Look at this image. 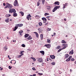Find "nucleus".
Listing matches in <instances>:
<instances>
[{"label": "nucleus", "mask_w": 76, "mask_h": 76, "mask_svg": "<svg viewBox=\"0 0 76 76\" xmlns=\"http://www.w3.org/2000/svg\"><path fill=\"white\" fill-rule=\"evenodd\" d=\"M14 6H19L18 3V0H15L14 3Z\"/></svg>", "instance_id": "obj_4"}, {"label": "nucleus", "mask_w": 76, "mask_h": 76, "mask_svg": "<svg viewBox=\"0 0 76 76\" xmlns=\"http://www.w3.org/2000/svg\"><path fill=\"white\" fill-rule=\"evenodd\" d=\"M10 20V18H7V19L5 20L6 22L8 23Z\"/></svg>", "instance_id": "obj_10"}, {"label": "nucleus", "mask_w": 76, "mask_h": 76, "mask_svg": "<svg viewBox=\"0 0 76 76\" xmlns=\"http://www.w3.org/2000/svg\"><path fill=\"white\" fill-rule=\"evenodd\" d=\"M63 46L64 47L62 48V49L64 50V49H65L66 47H67V44H63Z\"/></svg>", "instance_id": "obj_8"}, {"label": "nucleus", "mask_w": 76, "mask_h": 76, "mask_svg": "<svg viewBox=\"0 0 76 76\" xmlns=\"http://www.w3.org/2000/svg\"><path fill=\"white\" fill-rule=\"evenodd\" d=\"M55 64H56V63L54 62H52L51 63V64H52V65H55Z\"/></svg>", "instance_id": "obj_43"}, {"label": "nucleus", "mask_w": 76, "mask_h": 76, "mask_svg": "<svg viewBox=\"0 0 76 76\" xmlns=\"http://www.w3.org/2000/svg\"><path fill=\"white\" fill-rule=\"evenodd\" d=\"M74 53L73 50H72L71 51H70L69 53V54H73Z\"/></svg>", "instance_id": "obj_16"}, {"label": "nucleus", "mask_w": 76, "mask_h": 76, "mask_svg": "<svg viewBox=\"0 0 76 76\" xmlns=\"http://www.w3.org/2000/svg\"><path fill=\"white\" fill-rule=\"evenodd\" d=\"M60 46H57L56 48H57V49H60Z\"/></svg>", "instance_id": "obj_41"}, {"label": "nucleus", "mask_w": 76, "mask_h": 76, "mask_svg": "<svg viewBox=\"0 0 76 76\" xmlns=\"http://www.w3.org/2000/svg\"><path fill=\"white\" fill-rule=\"evenodd\" d=\"M20 54H22V53H24V52L23 51H20Z\"/></svg>", "instance_id": "obj_51"}, {"label": "nucleus", "mask_w": 76, "mask_h": 76, "mask_svg": "<svg viewBox=\"0 0 76 76\" xmlns=\"http://www.w3.org/2000/svg\"><path fill=\"white\" fill-rule=\"evenodd\" d=\"M69 56L68 54H65V58H67L69 57Z\"/></svg>", "instance_id": "obj_11"}, {"label": "nucleus", "mask_w": 76, "mask_h": 76, "mask_svg": "<svg viewBox=\"0 0 76 76\" xmlns=\"http://www.w3.org/2000/svg\"><path fill=\"white\" fill-rule=\"evenodd\" d=\"M72 69H70V72H72Z\"/></svg>", "instance_id": "obj_56"}, {"label": "nucleus", "mask_w": 76, "mask_h": 76, "mask_svg": "<svg viewBox=\"0 0 76 76\" xmlns=\"http://www.w3.org/2000/svg\"><path fill=\"white\" fill-rule=\"evenodd\" d=\"M13 7V6L11 4H9L8 3H7L6 4V6L5 7V9L7 8H12Z\"/></svg>", "instance_id": "obj_1"}, {"label": "nucleus", "mask_w": 76, "mask_h": 76, "mask_svg": "<svg viewBox=\"0 0 76 76\" xmlns=\"http://www.w3.org/2000/svg\"><path fill=\"white\" fill-rule=\"evenodd\" d=\"M40 53H41L42 54V55H44V53H45L44 51H40Z\"/></svg>", "instance_id": "obj_23"}, {"label": "nucleus", "mask_w": 76, "mask_h": 76, "mask_svg": "<svg viewBox=\"0 0 76 76\" xmlns=\"http://www.w3.org/2000/svg\"><path fill=\"white\" fill-rule=\"evenodd\" d=\"M42 19L43 20V21H44V20H45L46 21H47V19L45 18H42Z\"/></svg>", "instance_id": "obj_24"}, {"label": "nucleus", "mask_w": 76, "mask_h": 76, "mask_svg": "<svg viewBox=\"0 0 76 76\" xmlns=\"http://www.w3.org/2000/svg\"><path fill=\"white\" fill-rule=\"evenodd\" d=\"M1 70H3V68H2L1 69H0Z\"/></svg>", "instance_id": "obj_63"}, {"label": "nucleus", "mask_w": 76, "mask_h": 76, "mask_svg": "<svg viewBox=\"0 0 76 76\" xmlns=\"http://www.w3.org/2000/svg\"><path fill=\"white\" fill-rule=\"evenodd\" d=\"M50 15V14H49V13H46L45 14V16H47L48 15Z\"/></svg>", "instance_id": "obj_33"}, {"label": "nucleus", "mask_w": 76, "mask_h": 76, "mask_svg": "<svg viewBox=\"0 0 76 76\" xmlns=\"http://www.w3.org/2000/svg\"><path fill=\"white\" fill-rule=\"evenodd\" d=\"M13 42H16V40H13Z\"/></svg>", "instance_id": "obj_58"}, {"label": "nucleus", "mask_w": 76, "mask_h": 76, "mask_svg": "<svg viewBox=\"0 0 76 76\" xmlns=\"http://www.w3.org/2000/svg\"><path fill=\"white\" fill-rule=\"evenodd\" d=\"M8 58H9L10 59H11V58H10V56H8Z\"/></svg>", "instance_id": "obj_53"}, {"label": "nucleus", "mask_w": 76, "mask_h": 76, "mask_svg": "<svg viewBox=\"0 0 76 76\" xmlns=\"http://www.w3.org/2000/svg\"><path fill=\"white\" fill-rule=\"evenodd\" d=\"M48 22H47L46 23H45V25H48Z\"/></svg>", "instance_id": "obj_46"}, {"label": "nucleus", "mask_w": 76, "mask_h": 76, "mask_svg": "<svg viewBox=\"0 0 76 76\" xmlns=\"http://www.w3.org/2000/svg\"><path fill=\"white\" fill-rule=\"evenodd\" d=\"M31 17H32V16L31 15L29 14L27 16V19L28 20H29V19H30V18H31Z\"/></svg>", "instance_id": "obj_9"}, {"label": "nucleus", "mask_w": 76, "mask_h": 76, "mask_svg": "<svg viewBox=\"0 0 76 76\" xmlns=\"http://www.w3.org/2000/svg\"><path fill=\"white\" fill-rule=\"evenodd\" d=\"M12 61L13 64H16V61L15 60H12Z\"/></svg>", "instance_id": "obj_27"}, {"label": "nucleus", "mask_w": 76, "mask_h": 76, "mask_svg": "<svg viewBox=\"0 0 76 76\" xmlns=\"http://www.w3.org/2000/svg\"><path fill=\"white\" fill-rule=\"evenodd\" d=\"M75 64H76V61L75 62Z\"/></svg>", "instance_id": "obj_64"}, {"label": "nucleus", "mask_w": 76, "mask_h": 76, "mask_svg": "<svg viewBox=\"0 0 76 76\" xmlns=\"http://www.w3.org/2000/svg\"><path fill=\"white\" fill-rule=\"evenodd\" d=\"M11 68H12V66L10 67V66H9V69H11Z\"/></svg>", "instance_id": "obj_49"}, {"label": "nucleus", "mask_w": 76, "mask_h": 76, "mask_svg": "<svg viewBox=\"0 0 76 76\" xmlns=\"http://www.w3.org/2000/svg\"><path fill=\"white\" fill-rule=\"evenodd\" d=\"M47 8L49 10H50V9L51 8V7L48 6L47 7Z\"/></svg>", "instance_id": "obj_35"}, {"label": "nucleus", "mask_w": 76, "mask_h": 76, "mask_svg": "<svg viewBox=\"0 0 76 76\" xmlns=\"http://www.w3.org/2000/svg\"><path fill=\"white\" fill-rule=\"evenodd\" d=\"M9 13H12L13 12V13H16V11L13 8H10L9 10Z\"/></svg>", "instance_id": "obj_2"}, {"label": "nucleus", "mask_w": 76, "mask_h": 76, "mask_svg": "<svg viewBox=\"0 0 76 76\" xmlns=\"http://www.w3.org/2000/svg\"><path fill=\"white\" fill-rule=\"evenodd\" d=\"M22 46L23 47H25V45L24 44L22 45Z\"/></svg>", "instance_id": "obj_44"}, {"label": "nucleus", "mask_w": 76, "mask_h": 76, "mask_svg": "<svg viewBox=\"0 0 76 76\" xmlns=\"http://www.w3.org/2000/svg\"><path fill=\"white\" fill-rule=\"evenodd\" d=\"M6 17H9V15H8V14H6Z\"/></svg>", "instance_id": "obj_47"}, {"label": "nucleus", "mask_w": 76, "mask_h": 76, "mask_svg": "<svg viewBox=\"0 0 76 76\" xmlns=\"http://www.w3.org/2000/svg\"><path fill=\"white\" fill-rule=\"evenodd\" d=\"M22 56L21 55H18L17 56V57L18 58H20L21 57V56Z\"/></svg>", "instance_id": "obj_42"}, {"label": "nucleus", "mask_w": 76, "mask_h": 76, "mask_svg": "<svg viewBox=\"0 0 76 76\" xmlns=\"http://www.w3.org/2000/svg\"><path fill=\"white\" fill-rule=\"evenodd\" d=\"M36 76V74H33V76Z\"/></svg>", "instance_id": "obj_57"}, {"label": "nucleus", "mask_w": 76, "mask_h": 76, "mask_svg": "<svg viewBox=\"0 0 76 76\" xmlns=\"http://www.w3.org/2000/svg\"><path fill=\"white\" fill-rule=\"evenodd\" d=\"M13 16L14 17H17L18 16V14L16 12L13 13Z\"/></svg>", "instance_id": "obj_14"}, {"label": "nucleus", "mask_w": 76, "mask_h": 76, "mask_svg": "<svg viewBox=\"0 0 76 76\" xmlns=\"http://www.w3.org/2000/svg\"><path fill=\"white\" fill-rule=\"evenodd\" d=\"M31 58H32V60H34V61H36V59L35 58L33 57H31Z\"/></svg>", "instance_id": "obj_31"}, {"label": "nucleus", "mask_w": 76, "mask_h": 76, "mask_svg": "<svg viewBox=\"0 0 76 76\" xmlns=\"http://www.w3.org/2000/svg\"><path fill=\"white\" fill-rule=\"evenodd\" d=\"M46 18L47 19H48V18H50V16H46Z\"/></svg>", "instance_id": "obj_50"}, {"label": "nucleus", "mask_w": 76, "mask_h": 76, "mask_svg": "<svg viewBox=\"0 0 76 76\" xmlns=\"http://www.w3.org/2000/svg\"><path fill=\"white\" fill-rule=\"evenodd\" d=\"M28 36H29V34H26L25 35V38H27V37H28Z\"/></svg>", "instance_id": "obj_26"}, {"label": "nucleus", "mask_w": 76, "mask_h": 76, "mask_svg": "<svg viewBox=\"0 0 76 76\" xmlns=\"http://www.w3.org/2000/svg\"><path fill=\"white\" fill-rule=\"evenodd\" d=\"M64 5L66 6H67L68 5V4L67 3H66Z\"/></svg>", "instance_id": "obj_45"}, {"label": "nucleus", "mask_w": 76, "mask_h": 76, "mask_svg": "<svg viewBox=\"0 0 76 76\" xmlns=\"http://www.w3.org/2000/svg\"><path fill=\"white\" fill-rule=\"evenodd\" d=\"M54 36H55V35H56V33L54 32Z\"/></svg>", "instance_id": "obj_55"}, {"label": "nucleus", "mask_w": 76, "mask_h": 76, "mask_svg": "<svg viewBox=\"0 0 76 76\" xmlns=\"http://www.w3.org/2000/svg\"><path fill=\"white\" fill-rule=\"evenodd\" d=\"M51 28H48V31H51Z\"/></svg>", "instance_id": "obj_52"}, {"label": "nucleus", "mask_w": 76, "mask_h": 76, "mask_svg": "<svg viewBox=\"0 0 76 76\" xmlns=\"http://www.w3.org/2000/svg\"><path fill=\"white\" fill-rule=\"evenodd\" d=\"M23 30H21L20 31H19V33L20 34V35H22V34L23 33Z\"/></svg>", "instance_id": "obj_17"}, {"label": "nucleus", "mask_w": 76, "mask_h": 76, "mask_svg": "<svg viewBox=\"0 0 76 76\" xmlns=\"http://www.w3.org/2000/svg\"><path fill=\"white\" fill-rule=\"evenodd\" d=\"M40 38L41 40H42V39H43L44 38V37H43V34H41L40 36Z\"/></svg>", "instance_id": "obj_20"}, {"label": "nucleus", "mask_w": 76, "mask_h": 76, "mask_svg": "<svg viewBox=\"0 0 76 76\" xmlns=\"http://www.w3.org/2000/svg\"><path fill=\"white\" fill-rule=\"evenodd\" d=\"M17 26H18V27H21V26H23V24H17Z\"/></svg>", "instance_id": "obj_21"}, {"label": "nucleus", "mask_w": 76, "mask_h": 76, "mask_svg": "<svg viewBox=\"0 0 76 76\" xmlns=\"http://www.w3.org/2000/svg\"><path fill=\"white\" fill-rule=\"evenodd\" d=\"M47 42L49 43V44H50V42H51V40L50 39H47Z\"/></svg>", "instance_id": "obj_22"}, {"label": "nucleus", "mask_w": 76, "mask_h": 76, "mask_svg": "<svg viewBox=\"0 0 76 76\" xmlns=\"http://www.w3.org/2000/svg\"><path fill=\"white\" fill-rule=\"evenodd\" d=\"M62 50H63V48H60L58 51V53H59V52H60Z\"/></svg>", "instance_id": "obj_32"}, {"label": "nucleus", "mask_w": 76, "mask_h": 76, "mask_svg": "<svg viewBox=\"0 0 76 76\" xmlns=\"http://www.w3.org/2000/svg\"><path fill=\"white\" fill-rule=\"evenodd\" d=\"M42 4H44L45 3V0H42Z\"/></svg>", "instance_id": "obj_37"}, {"label": "nucleus", "mask_w": 76, "mask_h": 76, "mask_svg": "<svg viewBox=\"0 0 76 76\" xmlns=\"http://www.w3.org/2000/svg\"><path fill=\"white\" fill-rule=\"evenodd\" d=\"M38 30H39V32H41V29L39 28L38 29Z\"/></svg>", "instance_id": "obj_40"}, {"label": "nucleus", "mask_w": 76, "mask_h": 76, "mask_svg": "<svg viewBox=\"0 0 76 76\" xmlns=\"http://www.w3.org/2000/svg\"><path fill=\"white\" fill-rule=\"evenodd\" d=\"M60 7V6H57L56 7H55L52 10L53 12H55L56 10H57V9H59Z\"/></svg>", "instance_id": "obj_3"}, {"label": "nucleus", "mask_w": 76, "mask_h": 76, "mask_svg": "<svg viewBox=\"0 0 76 76\" xmlns=\"http://www.w3.org/2000/svg\"><path fill=\"white\" fill-rule=\"evenodd\" d=\"M34 34L35 33L36 37L37 38H38L39 37L38 36H39L38 34L37 33V32H34Z\"/></svg>", "instance_id": "obj_19"}, {"label": "nucleus", "mask_w": 76, "mask_h": 76, "mask_svg": "<svg viewBox=\"0 0 76 76\" xmlns=\"http://www.w3.org/2000/svg\"><path fill=\"white\" fill-rule=\"evenodd\" d=\"M67 7H66L65 5L64 4H63V9H64L65 8H66Z\"/></svg>", "instance_id": "obj_30"}, {"label": "nucleus", "mask_w": 76, "mask_h": 76, "mask_svg": "<svg viewBox=\"0 0 76 76\" xmlns=\"http://www.w3.org/2000/svg\"><path fill=\"white\" fill-rule=\"evenodd\" d=\"M27 38L28 40H30L31 39H32V38L31 37V36H29Z\"/></svg>", "instance_id": "obj_18"}, {"label": "nucleus", "mask_w": 76, "mask_h": 76, "mask_svg": "<svg viewBox=\"0 0 76 76\" xmlns=\"http://www.w3.org/2000/svg\"><path fill=\"white\" fill-rule=\"evenodd\" d=\"M72 58V56H70L66 60V61H70V59Z\"/></svg>", "instance_id": "obj_7"}, {"label": "nucleus", "mask_w": 76, "mask_h": 76, "mask_svg": "<svg viewBox=\"0 0 76 76\" xmlns=\"http://www.w3.org/2000/svg\"><path fill=\"white\" fill-rule=\"evenodd\" d=\"M28 50L29 51H31V50L29 49H28Z\"/></svg>", "instance_id": "obj_59"}, {"label": "nucleus", "mask_w": 76, "mask_h": 76, "mask_svg": "<svg viewBox=\"0 0 76 76\" xmlns=\"http://www.w3.org/2000/svg\"><path fill=\"white\" fill-rule=\"evenodd\" d=\"M61 43H62L63 44H64V43H66V42L64 40H62Z\"/></svg>", "instance_id": "obj_29"}, {"label": "nucleus", "mask_w": 76, "mask_h": 76, "mask_svg": "<svg viewBox=\"0 0 76 76\" xmlns=\"http://www.w3.org/2000/svg\"><path fill=\"white\" fill-rule=\"evenodd\" d=\"M71 60L72 61H75V59L73 58H72Z\"/></svg>", "instance_id": "obj_39"}, {"label": "nucleus", "mask_w": 76, "mask_h": 76, "mask_svg": "<svg viewBox=\"0 0 76 76\" xmlns=\"http://www.w3.org/2000/svg\"><path fill=\"white\" fill-rule=\"evenodd\" d=\"M44 47H46L47 48H50L51 47V45L50 44L45 45Z\"/></svg>", "instance_id": "obj_6"}, {"label": "nucleus", "mask_w": 76, "mask_h": 76, "mask_svg": "<svg viewBox=\"0 0 76 76\" xmlns=\"http://www.w3.org/2000/svg\"><path fill=\"white\" fill-rule=\"evenodd\" d=\"M32 70H36V69H35V67H33L32 68Z\"/></svg>", "instance_id": "obj_48"}, {"label": "nucleus", "mask_w": 76, "mask_h": 76, "mask_svg": "<svg viewBox=\"0 0 76 76\" xmlns=\"http://www.w3.org/2000/svg\"><path fill=\"white\" fill-rule=\"evenodd\" d=\"M4 48V49L5 51H6L7 49V46H5Z\"/></svg>", "instance_id": "obj_28"}, {"label": "nucleus", "mask_w": 76, "mask_h": 76, "mask_svg": "<svg viewBox=\"0 0 76 76\" xmlns=\"http://www.w3.org/2000/svg\"><path fill=\"white\" fill-rule=\"evenodd\" d=\"M50 19H51L50 18H48V20H50Z\"/></svg>", "instance_id": "obj_60"}, {"label": "nucleus", "mask_w": 76, "mask_h": 76, "mask_svg": "<svg viewBox=\"0 0 76 76\" xmlns=\"http://www.w3.org/2000/svg\"><path fill=\"white\" fill-rule=\"evenodd\" d=\"M18 26H17L16 25V26L15 27V28L14 29H13V31H16V30L17 29H18Z\"/></svg>", "instance_id": "obj_15"}, {"label": "nucleus", "mask_w": 76, "mask_h": 76, "mask_svg": "<svg viewBox=\"0 0 76 76\" xmlns=\"http://www.w3.org/2000/svg\"><path fill=\"white\" fill-rule=\"evenodd\" d=\"M60 2L58 1H56L54 3V4L55 5L57 4V5H60Z\"/></svg>", "instance_id": "obj_13"}, {"label": "nucleus", "mask_w": 76, "mask_h": 76, "mask_svg": "<svg viewBox=\"0 0 76 76\" xmlns=\"http://www.w3.org/2000/svg\"><path fill=\"white\" fill-rule=\"evenodd\" d=\"M50 57L52 59H54L55 58V56H54V55H50Z\"/></svg>", "instance_id": "obj_12"}, {"label": "nucleus", "mask_w": 76, "mask_h": 76, "mask_svg": "<svg viewBox=\"0 0 76 76\" xmlns=\"http://www.w3.org/2000/svg\"><path fill=\"white\" fill-rule=\"evenodd\" d=\"M37 61H39V62H43V59L41 58H37Z\"/></svg>", "instance_id": "obj_5"}, {"label": "nucleus", "mask_w": 76, "mask_h": 76, "mask_svg": "<svg viewBox=\"0 0 76 76\" xmlns=\"http://www.w3.org/2000/svg\"><path fill=\"white\" fill-rule=\"evenodd\" d=\"M3 6H6V4H5V3H3Z\"/></svg>", "instance_id": "obj_54"}, {"label": "nucleus", "mask_w": 76, "mask_h": 76, "mask_svg": "<svg viewBox=\"0 0 76 76\" xmlns=\"http://www.w3.org/2000/svg\"><path fill=\"white\" fill-rule=\"evenodd\" d=\"M37 6H39V5L40 4V3L38 1L37 2Z\"/></svg>", "instance_id": "obj_36"}, {"label": "nucleus", "mask_w": 76, "mask_h": 76, "mask_svg": "<svg viewBox=\"0 0 76 76\" xmlns=\"http://www.w3.org/2000/svg\"><path fill=\"white\" fill-rule=\"evenodd\" d=\"M39 26H41L42 25V23L41 22H40L39 23Z\"/></svg>", "instance_id": "obj_34"}, {"label": "nucleus", "mask_w": 76, "mask_h": 76, "mask_svg": "<svg viewBox=\"0 0 76 76\" xmlns=\"http://www.w3.org/2000/svg\"><path fill=\"white\" fill-rule=\"evenodd\" d=\"M38 75H39V76H42L43 75V74L41 73H38Z\"/></svg>", "instance_id": "obj_38"}, {"label": "nucleus", "mask_w": 76, "mask_h": 76, "mask_svg": "<svg viewBox=\"0 0 76 76\" xmlns=\"http://www.w3.org/2000/svg\"><path fill=\"white\" fill-rule=\"evenodd\" d=\"M35 17H39V16H38V15H36V16H35Z\"/></svg>", "instance_id": "obj_62"}, {"label": "nucleus", "mask_w": 76, "mask_h": 76, "mask_svg": "<svg viewBox=\"0 0 76 76\" xmlns=\"http://www.w3.org/2000/svg\"><path fill=\"white\" fill-rule=\"evenodd\" d=\"M19 13H20L21 14V15L22 16L24 15V13L23 12L20 11L19 12Z\"/></svg>", "instance_id": "obj_25"}, {"label": "nucleus", "mask_w": 76, "mask_h": 76, "mask_svg": "<svg viewBox=\"0 0 76 76\" xmlns=\"http://www.w3.org/2000/svg\"><path fill=\"white\" fill-rule=\"evenodd\" d=\"M21 55H22V56H23V54H24L23 53H21Z\"/></svg>", "instance_id": "obj_61"}]
</instances>
